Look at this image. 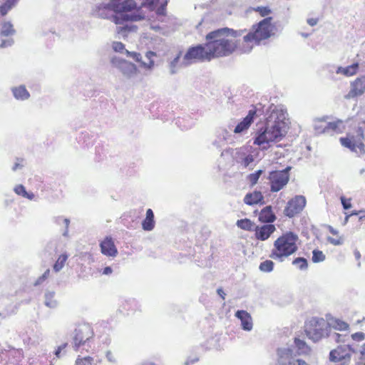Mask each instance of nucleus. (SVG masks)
Wrapping results in <instances>:
<instances>
[{
    "label": "nucleus",
    "instance_id": "1",
    "mask_svg": "<svg viewBox=\"0 0 365 365\" xmlns=\"http://www.w3.org/2000/svg\"><path fill=\"white\" fill-rule=\"evenodd\" d=\"M245 31L225 27L208 33L205 36V43L211 60L228 56L235 52L238 44L236 38L241 36Z\"/></svg>",
    "mask_w": 365,
    "mask_h": 365
},
{
    "label": "nucleus",
    "instance_id": "2",
    "mask_svg": "<svg viewBox=\"0 0 365 365\" xmlns=\"http://www.w3.org/2000/svg\"><path fill=\"white\" fill-rule=\"evenodd\" d=\"M287 112L282 108L274 107L267 118L264 127L257 133L254 144L267 149L268 147L264 145L280 140L287 133Z\"/></svg>",
    "mask_w": 365,
    "mask_h": 365
},
{
    "label": "nucleus",
    "instance_id": "3",
    "mask_svg": "<svg viewBox=\"0 0 365 365\" xmlns=\"http://www.w3.org/2000/svg\"><path fill=\"white\" fill-rule=\"evenodd\" d=\"M272 19V17H267L253 26L252 31L244 36L242 41L237 40V48L242 53H250L255 44L270 37L273 28Z\"/></svg>",
    "mask_w": 365,
    "mask_h": 365
},
{
    "label": "nucleus",
    "instance_id": "4",
    "mask_svg": "<svg viewBox=\"0 0 365 365\" xmlns=\"http://www.w3.org/2000/svg\"><path fill=\"white\" fill-rule=\"evenodd\" d=\"M110 5L115 13L113 16V22L117 25L123 24L128 21H138L144 19L140 14H127L135 8V3L133 0H110Z\"/></svg>",
    "mask_w": 365,
    "mask_h": 365
},
{
    "label": "nucleus",
    "instance_id": "5",
    "mask_svg": "<svg viewBox=\"0 0 365 365\" xmlns=\"http://www.w3.org/2000/svg\"><path fill=\"white\" fill-rule=\"evenodd\" d=\"M297 235L288 232L277 238L274 242V249L272 250L270 257L274 259L282 261L297 250Z\"/></svg>",
    "mask_w": 365,
    "mask_h": 365
},
{
    "label": "nucleus",
    "instance_id": "6",
    "mask_svg": "<svg viewBox=\"0 0 365 365\" xmlns=\"http://www.w3.org/2000/svg\"><path fill=\"white\" fill-rule=\"evenodd\" d=\"M211 61L206 43L189 48L183 57L181 64L187 66L197 61Z\"/></svg>",
    "mask_w": 365,
    "mask_h": 365
},
{
    "label": "nucleus",
    "instance_id": "7",
    "mask_svg": "<svg viewBox=\"0 0 365 365\" xmlns=\"http://www.w3.org/2000/svg\"><path fill=\"white\" fill-rule=\"evenodd\" d=\"M305 331L310 339L317 342L329 334L328 324L322 318H312L307 326Z\"/></svg>",
    "mask_w": 365,
    "mask_h": 365
},
{
    "label": "nucleus",
    "instance_id": "8",
    "mask_svg": "<svg viewBox=\"0 0 365 365\" xmlns=\"http://www.w3.org/2000/svg\"><path fill=\"white\" fill-rule=\"evenodd\" d=\"M358 346L353 344H339L329 352V360L331 362H346L350 364L352 353L357 352Z\"/></svg>",
    "mask_w": 365,
    "mask_h": 365
},
{
    "label": "nucleus",
    "instance_id": "9",
    "mask_svg": "<svg viewBox=\"0 0 365 365\" xmlns=\"http://www.w3.org/2000/svg\"><path fill=\"white\" fill-rule=\"evenodd\" d=\"M93 336V331L88 324H79L73 331V346L75 350Z\"/></svg>",
    "mask_w": 365,
    "mask_h": 365
},
{
    "label": "nucleus",
    "instance_id": "10",
    "mask_svg": "<svg viewBox=\"0 0 365 365\" xmlns=\"http://www.w3.org/2000/svg\"><path fill=\"white\" fill-rule=\"evenodd\" d=\"M290 167H287L283 170L274 171L269 175L270 188L272 192H278L286 185L289 181V171Z\"/></svg>",
    "mask_w": 365,
    "mask_h": 365
},
{
    "label": "nucleus",
    "instance_id": "11",
    "mask_svg": "<svg viewBox=\"0 0 365 365\" xmlns=\"http://www.w3.org/2000/svg\"><path fill=\"white\" fill-rule=\"evenodd\" d=\"M364 138V130L363 128L359 127L356 130V135H348L346 138H341L340 142L341 145L346 148H348L351 151L356 152V148H359L361 153H364V145L361 142Z\"/></svg>",
    "mask_w": 365,
    "mask_h": 365
},
{
    "label": "nucleus",
    "instance_id": "12",
    "mask_svg": "<svg viewBox=\"0 0 365 365\" xmlns=\"http://www.w3.org/2000/svg\"><path fill=\"white\" fill-rule=\"evenodd\" d=\"M342 120H338L334 122H327L324 119L317 120L314 123V130L317 134L333 135L335 132L340 130L339 125Z\"/></svg>",
    "mask_w": 365,
    "mask_h": 365
},
{
    "label": "nucleus",
    "instance_id": "13",
    "mask_svg": "<svg viewBox=\"0 0 365 365\" xmlns=\"http://www.w3.org/2000/svg\"><path fill=\"white\" fill-rule=\"evenodd\" d=\"M306 205V198L302 195H297L290 200L284 212L286 216L293 217L301 212Z\"/></svg>",
    "mask_w": 365,
    "mask_h": 365
},
{
    "label": "nucleus",
    "instance_id": "14",
    "mask_svg": "<svg viewBox=\"0 0 365 365\" xmlns=\"http://www.w3.org/2000/svg\"><path fill=\"white\" fill-rule=\"evenodd\" d=\"M111 63L114 67L119 69L127 78H130L136 73L137 69L135 64L120 58H113L111 59Z\"/></svg>",
    "mask_w": 365,
    "mask_h": 365
},
{
    "label": "nucleus",
    "instance_id": "15",
    "mask_svg": "<svg viewBox=\"0 0 365 365\" xmlns=\"http://www.w3.org/2000/svg\"><path fill=\"white\" fill-rule=\"evenodd\" d=\"M125 53L128 57L132 58L136 62H139L141 63V66L151 69L154 66V61L153 60V57L155 56V53L153 51H148L145 53V58L147 61H143L142 59V56L139 53L135 51H129L128 50H125Z\"/></svg>",
    "mask_w": 365,
    "mask_h": 365
},
{
    "label": "nucleus",
    "instance_id": "16",
    "mask_svg": "<svg viewBox=\"0 0 365 365\" xmlns=\"http://www.w3.org/2000/svg\"><path fill=\"white\" fill-rule=\"evenodd\" d=\"M365 92V76L357 78L351 83V89L344 96L346 99L360 96Z\"/></svg>",
    "mask_w": 365,
    "mask_h": 365
},
{
    "label": "nucleus",
    "instance_id": "17",
    "mask_svg": "<svg viewBox=\"0 0 365 365\" xmlns=\"http://www.w3.org/2000/svg\"><path fill=\"white\" fill-rule=\"evenodd\" d=\"M235 160L242 168H247L253 163L254 157L251 154H247L246 148L241 147L236 149Z\"/></svg>",
    "mask_w": 365,
    "mask_h": 365
},
{
    "label": "nucleus",
    "instance_id": "18",
    "mask_svg": "<svg viewBox=\"0 0 365 365\" xmlns=\"http://www.w3.org/2000/svg\"><path fill=\"white\" fill-rule=\"evenodd\" d=\"M101 251L103 255L108 257H115L118 250L111 237L107 236L100 243Z\"/></svg>",
    "mask_w": 365,
    "mask_h": 365
},
{
    "label": "nucleus",
    "instance_id": "19",
    "mask_svg": "<svg viewBox=\"0 0 365 365\" xmlns=\"http://www.w3.org/2000/svg\"><path fill=\"white\" fill-rule=\"evenodd\" d=\"M256 115V109L254 108L249 110L248 114L243 120L240 122L234 129L235 133H241L243 131L247 130L251 124L254 121V118Z\"/></svg>",
    "mask_w": 365,
    "mask_h": 365
},
{
    "label": "nucleus",
    "instance_id": "20",
    "mask_svg": "<svg viewBox=\"0 0 365 365\" xmlns=\"http://www.w3.org/2000/svg\"><path fill=\"white\" fill-rule=\"evenodd\" d=\"M113 10L111 6L110 5V1L107 4L103 3L98 6H96L93 14L96 17L101 19H110L112 18L113 19V16L115 15L113 14Z\"/></svg>",
    "mask_w": 365,
    "mask_h": 365
},
{
    "label": "nucleus",
    "instance_id": "21",
    "mask_svg": "<svg viewBox=\"0 0 365 365\" xmlns=\"http://www.w3.org/2000/svg\"><path fill=\"white\" fill-rule=\"evenodd\" d=\"M274 225L268 224L263 226H256L255 228L256 238L259 240H266L275 231Z\"/></svg>",
    "mask_w": 365,
    "mask_h": 365
},
{
    "label": "nucleus",
    "instance_id": "22",
    "mask_svg": "<svg viewBox=\"0 0 365 365\" xmlns=\"http://www.w3.org/2000/svg\"><path fill=\"white\" fill-rule=\"evenodd\" d=\"M229 132L225 128H219L216 131V138L212 142V145L217 150H221L226 145Z\"/></svg>",
    "mask_w": 365,
    "mask_h": 365
},
{
    "label": "nucleus",
    "instance_id": "23",
    "mask_svg": "<svg viewBox=\"0 0 365 365\" xmlns=\"http://www.w3.org/2000/svg\"><path fill=\"white\" fill-rule=\"evenodd\" d=\"M235 317L241 321L242 328L245 331H251L252 329V319L251 315L247 311L237 310L235 313Z\"/></svg>",
    "mask_w": 365,
    "mask_h": 365
},
{
    "label": "nucleus",
    "instance_id": "24",
    "mask_svg": "<svg viewBox=\"0 0 365 365\" xmlns=\"http://www.w3.org/2000/svg\"><path fill=\"white\" fill-rule=\"evenodd\" d=\"M155 225L153 211L149 208L146 211L145 218L142 221V228L145 231H152L155 227Z\"/></svg>",
    "mask_w": 365,
    "mask_h": 365
},
{
    "label": "nucleus",
    "instance_id": "25",
    "mask_svg": "<svg viewBox=\"0 0 365 365\" xmlns=\"http://www.w3.org/2000/svg\"><path fill=\"white\" fill-rule=\"evenodd\" d=\"M11 92L14 97L18 101H26L30 97L29 92L26 90L25 86L23 85L11 88Z\"/></svg>",
    "mask_w": 365,
    "mask_h": 365
},
{
    "label": "nucleus",
    "instance_id": "26",
    "mask_svg": "<svg viewBox=\"0 0 365 365\" xmlns=\"http://www.w3.org/2000/svg\"><path fill=\"white\" fill-rule=\"evenodd\" d=\"M275 219V215L273 213L270 205L264 207L259 215V220L262 222L271 223L273 222Z\"/></svg>",
    "mask_w": 365,
    "mask_h": 365
},
{
    "label": "nucleus",
    "instance_id": "27",
    "mask_svg": "<svg viewBox=\"0 0 365 365\" xmlns=\"http://www.w3.org/2000/svg\"><path fill=\"white\" fill-rule=\"evenodd\" d=\"M263 196L259 191H255L253 192L247 193L244 198L245 204L249 205H253L261 202L263 200Z\"/></svg>",
    "mask_w": 365,
    "mask_h": 365
},
{
    "label": "nucleus",
    "instance_id": "28",
    "mask_svg": "<svg viewBox=\"0 0 365 365\" xmlns=\"http://www.w3.org/2000/svg\"><path fill=\"white\" fill-rule=\"evenodd\" d=\"M294 345H292L294 349L296 348L297 351H294L297 355L308 354L310 351L309 347L304 340L295 337L294 341Z\"/></svg>",
    "mask_w": 365,
    "mask_h": 365
},
{
    "label": "nucleus",
    "instance_id": "29",
    "mask_svg": "<svg viewBox=\"0 0 365 365\" xmlns=\"http://www.w3.org/2000/svg\"><path fill=\"white\" fill-rule=\"evenodd\" d=\"M359 68V63H354L346 67L339 66L336 69V73H341L346 76H351L356 73Z\"/></svg>",
    "mask_w": 365,
    "mask_h": 365
},
{
    "label": "nucleus",
    "instance_id": "30",
    "mask_svg": "<svg viewBox=\"0 0 365 365\" xmlns=\"http://www.w3.org/2000/svg\"><path fill=\"white\" fill-rule=\"evenodd\" d=\"M55 292L53 291H46L44 294V304L51 309H54L58 306V302L54 299Z\"/></svg>",
    "mask_w": 365,
    "mask_h": 365
},
{
    "label": "nucleus",
    "instance_id": "31",
    "mask_svg": "<svg viewBox=\"0 0 365 365\" xmlns=\"http://www.w3.org/2000/svg\"><path fill=\"white\" fill-rule=\"evenodd\" d=\"M327 336L331 340H333L336 343H341V344H345L344 343L347 342L349 339V336L348 335L341 334L335 331H331V329H329V332L327 334Z\"/></svg>",
    "mask_w": 365,
    "mask_h": 365
},
{
    "label": "nucleus",
    "instance_id": "32",
    "mask_svg": "<svg viewBox=\"0 0 365 365\" xmlns=\"http://www.w3.org/2000/svg\"><path fill=\"white\" fill-rule=\"evenodd\" d=\"M54 222L58 225H63L64 230L62 233L63 237L68 236V227L70 225V220L68 218H64L62 216H58L54 218Z\"/></svg>",
    "mask_w": 365,
    "mask_h": 365
},
{
    "label": "nucleus",
    "instance_id": "33",
    "mask_svg": "<svg viewBox=\"0 0 365 365\" xmlns=\"http://www.w3.org/2000/svg\"><path fill=\"white\" fill-rule=\"evenodd\" d=\"M236 225L240 229L247 231H252L255 227V223L247 218L238 220Z\"/></svg>",
    "mask_w": 365,
    "mask_h": 365
},
{
    "label": "nucleus",
    "instance_id": "34",
    "mask_svg": "<svg viewBox=\"0 0 365 365\" xmlns=\"http://www.w3.org/2000/svg\"><path fill=\"white\" fill-rule=\"evenodd\" d=\"M67 259L68 255L66 254L61 255L53 265L54 271L56 272L61 271L62 268L64 267L65 262H66Z\"/></svg>",
    "mask_w": 365,
    "mask_h": 365
},
{
    "label": "nucleus",
    "instance_id": "35",
    "mask_svg": "<svg viewBox=\"0 0 365 365\" xmlns=\"http://www.w3.org/2000/svg\"><path fill=\"white\" fill-rule=\"evenodd\" d=\"M15 34L13 25L10 22H6L2 25L1 35L2 36H9Z\"/></svg>",
    "mask_w": 365,
    "mask_h": 365
},
{
    "label": "nucleus",
    "instance_id": "36",
    "mask_svg": "<svg viewBox=\"0 0 365 365\" xmlns=\"http://www.w3.org/2000/svg\"><path fill=\"white\" fill-rule=\"evenodd\" d=\"M181 56V52H179V53L173 58V61H170L169 64V68H170V73L171 75L175 74L178 72V64L179 61Z\"/></svg>",
    "mask_w": 365,
    "mask_h": 365
},
{
    "label": "nucleus",
    "instance_id": "37",
    "mask_svg": "<svg viewBox=\"0 0 365 365\" xmlns=\"http://www.w3.org/2000/svg\"><path fill=\"white\" fill-rule=\"evenodd\" d=\"M292 264L295 265L300 270L307 269L308 267L307 260L304 257H297L293 262Z\"/></svg>",
    "mask_w": 365,
    "mask_h": 365
},
{
    "label": "nucleus",
    "instance_id": "38",
    "mask_svg": "<svg viewBox=\"0 0 365 365\" xmlns=\"http://www.w3.org/2000/svg\"><path fill=\"white\" fill-rule=\"evenodd\" d=\"M274 267V262L272 260H265L260 263L259 269L264 272H270Z\"/></svg>",
    "mask_w": 365,
    "mask_h": 365
},
{
    "label": "nucleus",
    "instance_id": "39",
    "mask_svg": "<svg viewBox=\"0 0 365 365\" xmlns=\"http://www.w3.org/2000/svg\"><path fill=\"white\" fill-rule=\"evenodd\" d=\"M136 26H130L128 24L119 26L117 27V32L118 34L122 35L123 37L127 36V34L133 30H135Z\"/></svg>",
    "mask_w": 365,
    "mask_h": 365
},
{
    "label": "nucleus",
    "instance_id": "40",
    "mask_svg": "<svg viewBox=\"0 0 365 365\" xmlns=\"http://www.w3.org/2000/svg\"><path fill=\"white\" fill-rule=\"evenodd\" d=\"M26 163L24 158H16V161L11 167V170L13 172H16L18 170H22L25 167Z\"/></svg>",
    "mask_w": 365,
    "mask_h": 365
},
{
    "label": "nucleus",
    "instance_id": "41",
    "mask_svg": "<svg viewBox=\"0 0 365 365\" xmlns=\"http://www.w3.org/2000/svg\"><path fill=\"white\" fill-rule=\"evenodd\" d=\"M325 259L324 253L318 250H314L312 252V261L314 263L323 262Z\"/></svg>",
    "mask_w": 365,
    "mask_h": 365
},
{
    "label": "nucleus",
    "instance_id": "42",
    "mask_svg": "<svg viewBox=\"0 0 365 365\" xmlns=\"http://www.w3.org/2000/svg\"><path fill=\"white\" fill-rule=\"evenodd\" d=\"M349 326L346 322H343L339 319H336L333 324V328L335 330H339V331L347 330L349 329Z\"/></svg>",
    "mask_w": 365,
    "mask_h": 365
},
{
    "label": "nucleus",
    "instance_id": "43",
    "mask_svg": "<svg viewBox=\"0 0 365 365\" xmlns=\"http://www.w3.org/2000/svg\"><path fill=\"white\" fill-rule=\"evenodd\" d=\"M93 359L91 356H86L80 358L79 356L76 360V365H92Z\"/></svg>",
    "mask_w": 365,
    "mask_h": 365
},
{
    "label": "nucleus",
    "instance_id": "44",
    "mask_svg": "<svg viewBox=\"0 0 365 365\" xmlns=\"http://www.w3.org/2000/svg\"><path fill=\"white\" fill-rule=\"evenodd\" d=\"M262 173V170H258L256 172L250 174V175L248 176V178L252 185H255L257 183V182L258 181Z\"/></svg>",
    "mask_w": 365,
    "mask_h": 365
},
{
    "label": "nucleus",
    "instance_id": "45",
    "mask_svg": "<svg viewBox=\"0 0 365 365\" xmlns=\"http://www.w3.org/2000/svg\"><path fill=\"white\" fill-rule=\"evenodd\" d=\"M112 48L115 52L125 53V45L120 41H113Z\"/></svg>",
    "mask_w": 365,
    "mask_h": 365
},
{
    "label": "nucleus",
    "instance_id": "46",
    "mask_svg": "<svg viewBox=\"0 0 365 365\" xmlns=\"http://www.w3.org/2000/svg\"><path fill=\"white\" fill-rule=\"evenodd\" d=\"M49 274H50V269H47L44 272V273L36 279V281L34 283V285L37 286V285L41 284L44 280H46L48 277Z\"/></svg>",
    "mask_w": 365,
    "mask_h": 365
},
{
    "label": "nucleus",
    "instance_id": "47",
    "mask_svg": "<svg viewBox=\"0 0 365 365\" xmlns=\"http://www.w3.org/2000/svg\"><path fill=\"white\" fill-rule=\"evenodd\" d=\"M11 4L6 1L0 7V11L2 16H5L8 11L13 7Z\"/></svg>",
    "mask_w": 365,
    "mask_h": 365
},
{
    "label": "nucleus",
    "instance_id": "48",
    "mask_svg": "<svg viewBox=\"0 0 365 365\" xmlns=\"http://www.w3.org/2000/svg\"><path fill=\"white\" fill-rule=\"evenodd\" d=\"M14 190L16 192V194L21 195L22 197H24L25 194H26V188L23 185H16L14 187Z\"/></svg>",
    "mask_w": 365,
    "mask_h": 365
},
{
    "label": "nucleus",
    "instance_id": "49",
    "mask_svg": "<svg viewBox=\"0 0 365 365\" xmlns=\"http://www.w3.org/2000/svg\"><path fill=\"white\" fill-rule=\"evenodd\" d=\"M340 200H341V205L343 206V208L344 210H349L351 207V204L350 202V199L349 200H346L345 198V197L344 196H341L340 197Z\"/></svg>",
    "mask_w": 365,
    "mask_h": 365
},
{
    "label": "nucleus",
    "instance_id": "50",
    "mask_svg": "<svg viewBox=\"0 0 365 365\" xmlns=\"http://www.w3.org/2000/svg\"><path fill=\"white\" fill-rule=\"evenodd\" d=\"M351 337L354 341H361L364 339L365 334L363 332H356L351 334Z\"/></svg>",
    "mask_w": 365,
    "mask_h": 365
},
{
    "label": "nucleus",
    "instance_id": "51",
    "mask_svg": "<svg viewBox=\"0 0 365 365\" xmlns=\"http://www.w3.org/2000/svg\"><path fill=\"white\" fill-rule=\"evenodd\" d=\"M256 11H259L262 16H266L271 13V10L267 7H257Z\"/></svg>",
    "mask_w": 365,
    "mask_h": 365
},
{
    "label": "nucleus",
    "instance_id": "52",
    "mask_svg": "<svg viewBox=\"0 0 365 365\" xmlns=\"http://www.w3.org/2000/svg\"><path fill=\"white\" fill-rule=\"evenodd\" d=\"M106 357L107 359V360L110 362V363H115L116 362V359L115 357L114 356L113 354L112 353L111 351L108 350L106 352Z\"/></svg>",
    "mask_w": 365,
    "mask_h": 365
},
{
    "label": "nucleus",
    "instance_id": "53",
    "mask_svg": "<svg viewBox=\"0 0 365 365\" xmlns=\"http://www.w3.org/2000/svg\"><path fill=\"white\" fill-rule=\"evenodd\" d=\"M167 5V1H165L160 7L157 9L156 13L158 15H165V6Z\"/></svg>",
    "mask_w": 365,
    "mask_h": 365
},
{
    "label": "nucleus",
    "instance_id": "54",
    "mask_svg": "<svg viewBox=\"0 0 365 365\" xmlns=\"http://www.w3.org/2000/svg\"><path fill=\"white\" fill-rule=\"evenodd\" d=\"M327 240L329 242H330L331 244H332L334 245H341L343 243V242L341 239H334L331 237H328Z\"/></svg>",
    "mask_w": 365,
    "mask_h": 365
},
{
    "label": "nucleus",
    "instance_id": "55",
    "mask_svg": "<svg viewBox=\"0 0 365 365\" xmlns=\"http://www.w3.org/2000/svg\"><path fill=\"white\" fill-rule=\"evenodd\" d=\"M359 352L361 354V365H365V344L360 348Z\"/></svg>",
    "mask_w": 365,
    "mask_h": 365
},
{
    "label": "nucleus",
    "instance_id": "56",
    "mask_svg": "<svg viewBox=\"0 0 365 365\" xmlns=\"http://www.w3.org/2000/svg\"><path fill=\"white\" fill-rule=\"evenodd\" d=\"M141 1L142 5L143 6H154L158 0H141Z\"/></svg>",
    "mask_w": 365,
    "mask_h": 365
},
{
    "label": "nucleus",
    "instance_id": "57",
    "mask_svg": "<svg viewBox=\"0 0 365 365\" xmlns=\"http://www.w3.org/2000/svg\"><path fill=\"white\" fill-rule=\"evenodd\" d=\"M13 43V40H3L1 45H0V47L1 48H4V47H7V46H11Z\"/></svg>",
    "mask_w": 365,
    "mask_h": 365
},
{
    "label": "nucleus",
    "instance_id": "58",
    "mask_svg": "<svg viewBox=\"0 0 365 365\" xmlns=\"http://www.w3.org/2000/svg\"><path fill=\"white\" fill-rule=\"evenodd\" d=\"M232 148H226L223 150L221 153V157H223L226 155H232Z\"/></svg>",
    "mask_w": 365,
    "mask_h": 365
},
{
    "label": "nucleus",
    "instance_id": "59",
    "mask_svg": "<svg viewBox=\"0 0 365 365\" xmlns=\"http://www.w3.org/2000/svg\"><path fill=\"white\" fill-rule=\"evenodd\" d=\"M198 361V359L197 358H194V359H187L185 363H184V365H190V364H194L195 362L197 361Z\"/></svg>",
    "mask_w": 365,
    "mask_h": 365
},
{
    "label": "nucleus",
    "instance_id": "60",
    "mask_svg": "<svg viewBox=\"0 0 365 365\" xmlns=\"http://www.w3.org/2000/svg\"><path fill=\"white\" fill-rule=\"evenodd\" d=\"M317 22H318V20L317 19H307L308 24L312 26H314L317 25Z\"/></svg>",
    "mask_w": 365,
    "mask_h": 365
},
{
    "label": "nucleus",
    "instance_id": "61",
    "mask_svg": "<svg viewBox=\"0 0 365 365\" xmlns=\"http://www.w3.org/2000/svg\"><path fill=\"white\" fill-rule=\"evenodd\" d=\"M113 272V269L110 267H106L104 269H103V274H111Z\"/></svg>",
    "mask_w": 365,
    "mask_h": 365
},
{
    "label": "nucleus",
    "instance_id": "62",
    "mask_svg": "<svg viewBox=\"0 0 365 365\" xmlns=\"http://www.w3.org/2000/svg\"><path fill=\"white\" fill-rule=\"evenodd\" d=\"M35 195L33 192H28L26 191V194H25V195L24 196V197H26L29 200H33L34 198Z\"/></svg>",
    "mask_w": 365,
    "mask_h": 365
},
{
    "label": "nucleus",
    "instance_id": "63",
    "mask_svg": "<svg viewBox=\"0 0 365 365\" xmlns=\"http://www.w3.org/2000/svg\"><path fill=\"white\" fill-rule=\"evenodd\" d=\"M217 292L220 296V297H222L223 299H225V293L222 288H218Z\"/></svg>",
    "mask_w": 365,
    "mask_h": 365
},
{
    "label": "nucleus",
    "instance_id": "64",
    "mask_svg": "<svg viewBox=\"0 0 365 365\" xmlns=\"http://www.w3.org/2000/svg\"><path fill=\"white\" fill-rule=\"evenodd\" d=\"M329 232L334 235H336L339 233L338 231L336 230H335L334 228H333L331 226L329 227Z\"/></svg>",
    "mask_w": 365,
    "mask_h": 365
}]
</instances>
